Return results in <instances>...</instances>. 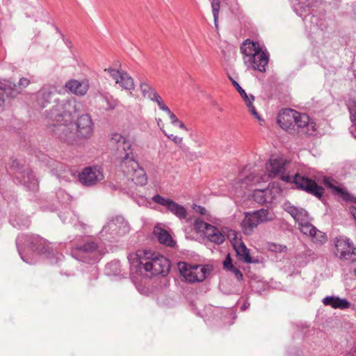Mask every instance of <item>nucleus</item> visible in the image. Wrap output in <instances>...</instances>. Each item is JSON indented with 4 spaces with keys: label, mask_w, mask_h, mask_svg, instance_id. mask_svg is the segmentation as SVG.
<instances>
[{
    "label": "nucleus",
    "mask_w": 356,
    "mask_h": 356,
    "mask_svg": "<svg viewBox=\"0 0 356 356\" xmlns=\"http://www.w3.org/2000/svg\"><path fill=\"white\" fill-rule=\"evenodd\" d=\"M333 180L326 179H325V185L332 189V193L342 198L346 202H352L354 200L353 196L348 193L344 188L336 186L333 183Z\"/></svg>",
    "instance_id": "21"
},
{
    "label": "nucleus",
    "mask_w": 356,
    "mask_h": 356,
    "mask_svg": "<svg viewBox=\"0 0 356 356\" xmlns=\"http://www.w3.org/2000/svg\"><path fill=\"white\" fill-rule=\"evenodd\" d=\"M230 80L232 81V84L234 86L235 88L237 90V91L241 95V97L243 99V100L245 102L246 106L248 108L251 114L258 120H261L260 115L257 113L256 108L252 104L253 101L254 100V97L252 95H248L245 92V91L240 86V85L232 78L229 77Z\"/></svg>",
    "instance_id": "18"
},
{
    "label": "nucleus",
    "mask_w": 356,
    "mask_h": 356,
    "mask_svg": "<svg viewBox=\"0 0 356 356\" xmlns=\"http://www.w3.org/2000/svg\"><path fill=\"white\" fill-rule=\"evenodd\" d=\"M209 224L201 220H196L194 223L195 229L199 232H203L204 234L207 227Z\"/></svg>",
    "instance_id": "35"
},
{
    "label": "nucleus",
    "mask_w": 356,
    "mask_h": 356,
    "mask_svg": "<svg viewBox=\"0 0 356 356\" xmlns=\"http://www.w3.org/2000/svg\"><path fill=\"white\" fill-rule=\"evenodd\" d=\"M178 268L186 281L191 283L204 281L211 271V268L209 266L191 267L184 262L179 263Z\"/></svg>",
    "instance_id": "6"
},
{
    "label": "nucleus",
    "mask_w": 356,
    "mask_h": 356,
    "mask_svg": "<svg viewBox=\"0 0 356 356\" xmlns=\"http://www.w3.org/2000/svg\"><path fill=\"white\" fill-rule=\"evenodd\" d=\"M325 305H329L334 309H344L350 307V303L345 299L335 296H327L323 300Z\"/></svg>",
    "instance_id": "24"
},
{
    "label": "nucleus",
    "mask_w": 356,
    "mask_h": 356,
    "mask_svg": "<svg viewBox=\"0 0 356 356\" xmlns=\"http://www.w3.org/2000/svg\"><path fill=\"white\" fill-rule=\"evenodd\" d=\"M347 105H348L349 111H350V115H351L352 121L354 122L355 121V114H356V112H355V108H354V106H353L351 104L350 102H349L347 104Z\"/></svg>",
    "instance_id": "39"
},
{
    "label": "nucleus",
    "mask_w": 356,
    "mask_h": 356,
    "mask_svg": "<svg viewBox=\"0 0 356 356\" xmlns=\"http://www.w3.org/2000/svg\"><path fill=\"white\" fill-rule=\"evenodd\" d=\"M355 210L356 209H355L353 207H350V211L353 216V217L354 218V219H356V213H355Z\"/></svg>",
    "instance_id": "41"
},
{
    "label": "nucleus",
    "mask_w": 356,
    "mask_h": 356,
    "mask_svg": "<svg viewBox=\"0 0 356 356\" xmlns=\"http://www.w3.org/2000/svg\"><path fill=\"white\" fill-rule=\"evenodd\" d=\"M334 253L341 260H350L355 254V247L353 242L345 236H339L334 239Z\"/></svg>",
    "instance_id": "8"
},
{
    "label": "nucleus",
    "mask_w": 356,
    "mask_h": 356,
    "mask_svg": "<svg viewBox=\"0 0 356 356\" xmlns=\"http://www.w3.org/2000/svg\"><path fill=\"white\" fill-rule=\"evenodd\" d=\"M154 234L161 243L170 247H173L175 245V242L173 241L171 235L165 229L155 227Z\"/></svg>",
    "instance_id": "23"
},
{
    "label": "nucleus",
    "mask_w": 356,
    "mask_h": 356,
    "mask_svg": "<svg viewBox=\"0 0 356 356\" xmlns=\"http://www.w3.org/2000/svg\"><path fill=\"white\" fill-rule=\"evenodd\" d=\"M118 84L120 88L126 90H132L135 88L134 81L133 78L125 71L122 70H115L108 67L104 70Z\"/></svg>",
    "instance_id": "9"
},
{
    "label": "nucleus",
    "mask_w": 356,
    "mask_h": 356,
    "mask_svg": "<svg viewBox=\"0 0 356 356\" xmlns=\"http://www.w3.org/2000/svg\"><path fill=\"white\" fill-rule=\"evenodd\" d=\"M76 127L78 137L88 138L92 136V122L89 115L84 114L79 116Z\"/></svg>",
    "instance_id": "13"
},
{
    "label": "nucleus",
    "mask_w": 356,
    "mask_h": 356,
    "mask_svg": "<svg viewBox=\"0 0 356 356\" xmlns=\"http://www.w3.org/2000/svg\"><path fill=\"white\" fill-rule=\"evenodd\" d=\"M275 218V216L273 211L265 209L246 212L241 223L242 232L245 235L250 236L253 234L254 229L259 225L270 222Z\"/></svg>",
    "instance_id": "5"
},
{
    "label": "nucleus",
    "mask_w": 356,
    "mask_h": 356,
    "mask_svg": "<svg viewBox=\"0 0 356 356\" xmlns=\"http://www.w3.org/2000/svg\"><path fill=\"white\" fill-rule=\"evenodd\" d=\"M76 112V102L66 101L57 104L49 113L48 126L54 136L61 142L73 145L76 142L73 113Z\"/></svg>",
    "instance_id": "1"
},
{
    "label": "nucleus",
    "mask_w": 356,
    "mask_h": 356,
    "mask_svg": "<svg viewBox=\"0 0 356 356\" xmlns=\"http://www.w3.org/2000/svg\"><path fill=\"white\" fill-rule=\"evenodd\" d=\"M252 59L245 63L251 66L254 70H259L264 72L266 71V66L268 63V56L261 50L258 51L252 57Z\"/></svg>",
    "instance_id": "16"
},
{
    "label": "nucleus",
    "mask_w": 356,
    "mask_h": 356,
    "mask_svg": "<svg viewBox=\"0 0 356 356\" xmlns=\"http://www.w3.org/2000/svg\"><path fill=\"white\" fill-rule=\"evenodd\" d=\"M284 210L288 212L296 221H304L307 218V212L303 209H298L290 203H285Z\"/></svg>",
    "instance_id": "22"
},
{
    "label": "nucleus",
    "mask_w": 356,
    "mask_h": 356,
    "mask_svg": "<svg viewBox=\"0 0 356 356\" xmlns=\"http://www.w3.org/2000/svg\"><path fill=\"white\" fill-rule=\"evenodd\" d=\"M298 222L300 232L303 234L309 235L311 237L316 227L309 222H303V221H299Z\"/></svg>",
    "instance_id": "29"
},
{
    "label": "nucleus",
    "mask_w": 356,
    "mask_h": 356,
    "mask_svg": "<svg viewBox=\"0 0 356 356\" xmlns=\"http://www.w3.org/2000/svg\"><path fill=\"white\" fill-rule=\"evenodd\" d=\"M310 127L313 129V126L309 124V118L308 115L299 113V116H297L294 125L295 134H309Z\"/></svg>",
    "instance_id": "20"
},
{
    "label": "nucleus",
    "mask_w": 356,
    "mask_h": 356,
    "mask_svg": "<svg viewBox=\"0 0 356 356\" xmlns=\"http://www.w3.org/2000/svg\"><path fill=\"white\" fill-rule=\"evenodd\" d=\"M311 238L312 241L318 245L324 244L327 240L326 234L316 228L313 232Z\"/></svg>",
    "instance_id": "28"
},
{
    "label": "nucleus",
    "mask_w": 356,
    "mask_h": 356,
    "mask_svg": "<svg viewBox=\"0 0 356 356\" xmlns=\"http://www.w3.org/2000/svg\"><path fill=\"white\" fill-rule=\"evenodd\" d=\"M284 172L280 175L281 179L285 182H294L299 188L305 190V191L318 197H321L323 193V188L317 185L315 181L296 175L294 177L289 175H284Z\"/></svg>",
    "instance_id": "7"
},
{
    "label": "nucleus",
    "mask_w": 356,
    "mask_h": 356,
    "mask_svg": "<svg viewBox=\"0 0 356 356\" xmlns=\"http://www.w3.org/2000/svg\"><path fill=\"white\" fill-rule=\"evenodd\" d=\"M11 86H8L5 88L0 87V106H2L5 102V96L10 97Z\"/></svg>",
    "instance_id": "32"
},
{
    "label": "nucleus",
    "mask_w": 356,
    "mask_h": 356,
    "mask_svg": "<svg viewBox=\"0 0 356 356\" xmlns=\"http://www.w3.org/2000/svg\"><path fill=\"white\" fill-rule=\"evenodd\" d=\"M97 248V245L95 242L92 241V242L87 243L82 246L79 247L78 249L83 252H92L93 250H96Z\"/></svg>",
    "instance_id": "34"
},
{
    "label": "nucleus",
    "mask_w": 356,
    "mask_h": 356,
    "mask_svg": "<svg viewBox=\"0 0 356 356\" xmlns=\"http://www.w3.org/2000/svg\"><path fill=\"white\" fill-rule=\"evenodd\" d=\"M30 84V81L27 78L22 77L19 79L18 85H13L11 87L10 97L15 98L22 93V90Z\"/></svg>",
    "instance_id": "26"
},
{
    "label": "nucleus",
    "mask_w": 356,
    "mask_h": 356,
    "mask_svg": "<svg viewBox=\"0 0 356 356\" xmlns=\"http://www.w3.org/2000/svg\"><path fill=\"white\" fill-rule=\"evenodd\" d=\"M299 116V112L293 109H284L277 115V121L279 125L291 134H295V122Z\"/></svg>",
    "instance_id": "11"
},
{
    "label": "nucleus",
    "mask_w": 356,
    "mask_h": 356,
    "mask_svg": "<svg viewBox=\"0 0 356 356\" xmlns=\"http://www.w3.org/2000/svg\"><path fill=\"white\" fill-rule=\"evenodd\" d=\"M211 7H212V12H213V15L215 25L217 27L218 26V14H219V10H220V1L219 0H213L212 3H211Z\"/></svg>",
    "instance_id": "30"
},
{
    "label": "nucleus",
    "mask_w": 356,
    "mask_h": 356,
    "mask_svg": "<svg viewBox=\"0 0 356 356\" xmlns=\"http://www.w3.org/2000/svg\"><path fill=\"white\" fill-rule=\"evenodd\" d=\"M104 178V175L102 168L99 166L85 168L79 175L80 182L86 186L95 185Z\"/></svg>",
    "instance_id": "10"
},
{
    "label": "nucleus",
    "mask_w": 356,
    "mask_h": 356,
    "mask_svg": "<svg viewBox=\"0 0 356 356\" xmlns=\"http://www.w3.org/2000/svg\"><path fill=\"white\" fill-rule=\"evenodd\" d=\"M233 273H234L236 279L238 280H240L242 279L243 277V274L241 273V271L239 270H238L237 268H235L233 267V268L232 269Z\"/></svg>",
    "instance_id": "40"
},
{
    "label": "nucleus",
    "mask_w": 356,
    "mask_h": 356,
    "mask_svg": "<svg viewBox=\"0 0 356 356\" xmlns=\"http://www.w3.org/2000/svg\"><path fill=\"white\" fill-rule=\"evenodd\" d=\"M137 257L139 259L140 266H142L145 271L149 272L152 275H165L170 270V261L158 252L150 250L144 251L143 255L141 253H138Z\"/></svg>",
    "instance_id": "4"
},
{
    "label": "nucleus",
    "mask_w": 356,
    "mask_h": 356,
    "mask_svg": "<svg viewBox=\"0 0 356 356\" xmlns=\"http://www.w3.org/2000/svg\"><path fill=\"white\" fill-rule=\"evenodd\" d=\"M65 88L76 96H84L89 89L88 80L71 79L65 83Z\"/></svg>",
    "instance_id": "14"
},
{
    "label": "nucleus",
    "mask_w": 356,
    "mask_h": 356,
    "mask_svg": "<svg viewBox=\"0 0 356 356\" xmlns=\"http://www.w3.org/2000/svg\"><path fill=\"white\" fill-rule=\"evenodd\" d=\"M218 229L211 225H209L206 229L204 232V235L207 238H209L211 236H213V234L216 233Z\"/></svg>",
    "instance_id": "36"
},
{
    "label": "nucleus",
    "mask_w": 356,
    "mask_h": 356,
    "mask_svg": "<svg viewBox=\"0 0 356 356\" xmlns=\"http://www.w3.org/2000/svg\"><path fill=\"white\" fill-rule=\"evenodd\" d=\"M113 225V222H110L108 223V226H109V227H112V225Z\"/></svg>",
    "instance_id": "42"
},
{
    "label": "nucleus",
    "mask_w": 356,
    "mask_h": 356,
    "mask_svg": "<svg viewBox=\"0 0 356 356\" xmlns=\"http://www.w3.org/2000/svg\"><path fill=\"white\" fill-rule=\"evenodd\" d=\"M223 266H224V268L226 269L231 270L233 268L234 266L232 264V260H231L229 255L227 256L226 259H225V261L223 262Z\"/></svg>",
    "instance_id": "38"
},
{
    "label": "nucleus",
    "mask_w": 356,
    "mask_h": 356,
    "mask_svg": "<svg viewBox=\"0 0 356 356\" xmlns=\"http://www.w3.org/2000/svg\"><path fill=\"white\" fill-rule=\"evenodd\" d=\"M208 239L216 244H221L225 241V236L218 229H217L216 233L213 234V236H211Z\"/></svg>",
    "instance_id": "31"
},
{
    "label": "nucleus",
    "mask_w": 356,
    "mask_h": 356,
    "mask_svg": "<svg viewBox=\"0 0 356 356\" xmlns=\"http://www.w3.org/2000/svg\"><path fill=\"white\" fill-rule=\"evenodd\" d=\"M286 163L287 161L283 159L271 158L266 165L268 176L271 178H274L282 175L285 170Z\"/></svg>",
    "instance_id": "17"
},
{
    "label": "nucleus",
    "mask_w": 356,
    "mask_h": 356,
    "mask_svg": "<svg viewBox=\"0 0 356 356\" xmlns=\"http://www.w3.org/2000/svg\"><path fill=\"white\" fill-rule=\"evenodd\" d=\"M270 250L275 252H283L286 250V247L282 245H275L273 244L270 246Z\"/></svg>",
    "instance_id": "37"
},
{
    "label": "nucleus",
    "mask_w": 356,
    "mask_h": 356,
    "mask_svg": "<svg viewBox=\"0 0 356 356\" xmlns=\"http://www.w3.org/2000/svg\"><path fill=\"white\" fill-rule=\"evenodd\" d=\"M110 145L117 146L120 152L119 155L133 150L131 143L125 136L118 133H114L111 135Z\"/></svg>",
    "instance_id": "15"
},
{
    "label": "nucleus",
    "mask_w": 356,
    "mask_h": 356,
    "mask_svg": "<svg viewBox=\"0 0 356 356\" xmlns=\"http://www.w3.org/2000/svg\"><path fill=\"white\" fill-rule=\"evenodd\" d=\"M233 245L240 260H242L248 264L252 262V258L249 253V250L246 248L243 242L236 241Z\"/></svg>",
    "instance_id": "25"
},
{
    "label": "nucleus",
    "mask_w": 356,
    "mask_h": 356,
    "mask_svg": "<svg viewBox=\"0 0 356 356\" xmlns=\"http://www.w3.org/2000/svg\"><path fill=\"white\" fill-rule=\"evenodd\" d=\"M37 250L40 254L49 252V243H47L45 240H40V244L37 247Z\"/></svg>",
    "instance_id": "33"
},
{
    "label": "nucleus",
    "mask_w": 356,
    "mask_h": 356,
    "mask_svg": "<svg viewBox=\"0 0 356 356\" xmlns=\"http://www.w3.org/2000/svg\"><path fill=\"white\" fill-rule=\"evenodd\" d=\"M270 193L268 188L264 189H255L253 191L252 197L254 200L259 204H262L269 201L268 195Z\"/></svg>",
    "instance_id": "27"
},
{
    "label": "nucleus",
    "mask_w": 356,
    "mask_h": 356,
    "mask_svg": "<svg viewBox=\"0 0 356 356\" xmlns=\"http://www.w3.org/2000/svg\"><path fill=\"white\" fill-rule=\"evenodd\" d=\"M152 200L154 202L166 207L170 212L180 219H184L187 216L186 209L170 199L165 198L160 195H156L152 197Z\"/></svg>",
    "instance_id": "12"
},
{
    "label": "nucleus",
    "mask_w": 356,
    "mask_h": 356,
    "mask_svg": "<svg viewBox=\"0 0 356 356\" xmlns=\"http://www.w3.org/2000/svg\"><path fill=\"white\" fill-rule=\"evenodd\" d=\"M261 49L258 43L251 41L250 39L244 41L241 46V51L243 55L244 63H248V60L252 59L251 57Z\"/></svg>",
    "instance_id": "19"
},
{
    "label": "nucleus",
    "mask_w": 356,
    "mask_h": 356,
    "mask_svg": "<svg viewBox=\"0 0 356 356\" xmlns=\"http://www.w3.org/2000/svg\"><path fill=\"white\" fill-rule=\"evenodd\" d=\"M120 170L127 179L138 185H144L147 182L145 170L141 168L136 159L133 150L123 153L118 156Z\"/></svg>",
    "instance_id": "3"
},
{
    "label": "nucleus",
    "mask_w": 356,
    "mask_h": 356,
    "mask_svg": "<svg viewBox=\"0 0 356 356\" xmlns=\"http://www.w3.org/2000/svg\"><path fill=\"white\" fill-rule=\"evenodd\" d=\"M140 89L144 97L154 101L157 103L159 108L164 112L170 120V124H165L161 118L156 119L157 124L163 131L165 136L172 140L176 145H181L184 142V133L188 131L183 122L170 110L168 106L163 102L159 94L147 83H141Z\"/></svg>",
    "instance_id": "2"
}]
</instances>
